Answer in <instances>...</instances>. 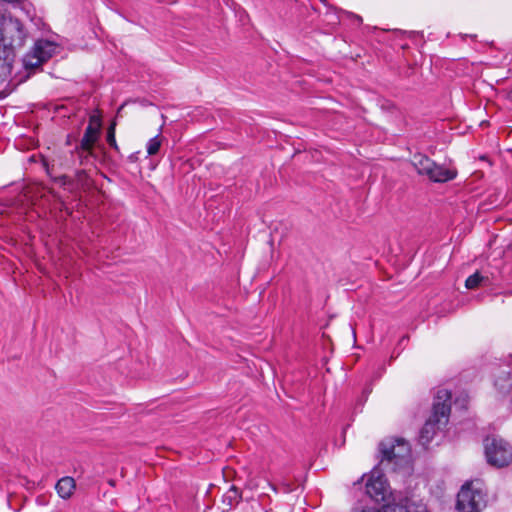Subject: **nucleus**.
<instances>
[{
  "instance_id": "nucleus-4",
  "label": "nucleus",
  "mask_w": 512,
  "mask_h": 512,
  "mask_svg": "<svg viewBox=\"0 0 512 512\" xmlns=\"http://www.w3.org/2000/svg\"><path fill=\"white\" fill-rule=\"evenodd\" d=\"M57 50V45L49 40H37L33 48L24 56L23 66L29 73H34L47 62Z\"/></svg>"
},
{
  "instance_id": "nucleus-13",
  "label": "nucleus",
  "mask_w": 512,
  "mask_h": 512,
  "mask_svg": "<svg viewBox=\"0 0 512 512\" xmlns=\"http://www.w3.org/2000/svg\"><path fill=\"white\" fill-rule=\"evenodd\" d=\"M95 156L94 148H89L88 150H83L81 148V144L76 145L74 151L72 152V157L74 158V162L78 161L79 165H87L91 162V158Z\"/></svg>"
},
{
  "instance_id": "nucleus-21",
  "label": "nucleus",
  "mask_w": 512,
  "mask_h": 512,
  "mask_svg": "<svg viewBox=\"0 0 512 512\" xmlns=\"http://www.w3.org/2000/svg\"><path fill=\"white\" fill-rule=\"evenodd\" d=\"M508 98H509L510 101H512V90L509 92Z\"/></svg>"
},
{
  "instance_id": "nucleus-10",
  "label": "nucleus",
  "mask_w": 512,
  "mask_h": 512,
  "mask_svg": "<svg viewBox=\"0 0 512 512\" xmlns=\"http://www.w3.org/2000/svg\"><path fill=\"white\" fill-rule=\"evenodd\" d=\"M456 176L457 171L455 169H449L444 166L437 165L435 162L427 175L431 181L438 183L448 182L453 180Z\"/></svg>"
},
{
  "instance_id": "nucleus-2",
  "label": "nucleus",
  "mask_w": 512,
  "mask_h": 512,
  "mask_svg": "<svg viewBox=\"0 0 512 512\" xmlns=\"http://www.w3.org/2000/svg\"><path fill=\"white\" fill-rule=\"evenodd\" d=\"M378 448L382 470L396 472L410 462L411 448L404 439H385L379 443Z\"/></svg>"
},
{
  "instance_id": "nucleus-22",
  "label": "nucleus",
  "mask_w": 512,
  "mask_h": 512,
  "mask_svg": "<svg viewBox=\"0 0 512 512\" xmlns=\"http://www.w3.org/2000/svg\"><path fill=\"white\" fill-rule=\"evenodd\" d=\"M66 143H67L68 145L70 144V140H69V138L67 139Z\"/></svg>"
},
{
  "instance_id": "nucleus-19",
  "label": "nucleus",
  "mask_w": 512,
  "mask_h": 512,
  "mask_svg": "<svg viewBox=\"0 0 512 512\" xmlns=\"http://www.w3.org/2000/svg\"><path fill=\"white\" fill-rule=\"evenodd\" d=\"M87 177L85 170H78L76 172V178L78 181H83Z\"/></svg>"
},
{
  "instance_id": "nucleus-17",
  "label": "nucleus",
  "mask_w": 512,
  "mask_h": 512,
  "mask_svg": "<svg viewBox=\"0 0 512 512\" xmlns=\"http://www.w3.org/2000/svg\"><path fill=\"white\" fill-rule=\"evenodd\" d=\"M115 128H116V123L112 122L107 129L106 141L111 148H113L114 150L117 151V150H119V147L117 145L116 138H115Z\"/></svg>"
},
{
  "instance_id": "nucleus-16",
  "label": "nucleus",
  "mask_w": 512,
  "mask_h": 512,
  "mask_svg": "<svg viewBox=\"0 0 512 512\" xmlns=\"http://www.w3.org/2000/svg\"><path fill=\"white\" fill-rule=\"evenodd\" d=\"M484 279L485 278L479 272H475L466 279L465 286L468 289H476Z\"/></svg>"
},
{
  "instance_id": "nucleus-20",
  "label": "nucleus",
  "mask_w": 512,
  "mask_h": 512,
  "mask_svg": "<svg viewBox=\"0 0 512 512\" xmlns=\"http://www.w3.org/2000/svg\"><path fill=\"white\" fill-rule=\"evenodd\" d=\"M68 179L69 178L66 175H62L59 177V180L62 182L63 185H66L67 183H69Z\"/></svg>"
},
{
  "instance_id": "nucleus-8",
  "label": "nucleus",
  "mask_w": 512,
  "mask_h": 512,
  "mask_svg": "<svg viewBox=\"0 0 512 512\" xmlns=\"http://www.w3.org/2000/svg\"><path fill=\"white\" fill-rule=\"evenodd\" d=\"M367 495L376 502L384 501L387 494L386 482L381 475L374 476L368 479L366 483Z\"/></svg>"
},
{
  "instance_id": "nucleus-3",
  "label": "nucleus",
  "mask_w": 512,
  "mask_h": 512,
  "mask_svg": "<svg viewBox=\"0 0 512 512\" xmlns=\"http://www.w3.org/2000/svg\"><path fill=\"white\" fill-rule=\"evenodd\" d=\"M26 37L22 22L7 9H0V46L15 52L24 46Z\"/></svg>"
},
{
  "instance_id": "nucleus-14",
  "label": "nucleus",
  "mask_w": 512,
  "mask_h": 512,
  "mask_svg": "<svg viewBox=\"0 0 512 512\" xmlns=\"http://www.w3.org/2000/svg\"><path fill=\"white\" fill-rule=\"evenodd\" d=\"M241 500V492L235 486H232L224 495L223 503L226 504L227 509H231L234 505L238 504Z\"/></svg>"
},
{
  "instance_id": "nucleus-15",
  "label": "nucleus",
  "mask_w": 512,
  "mask_h": 512,
  "mask_svg": "<svg viewBox=\"0 0 512 512\" xmlns=\"http://www.w3.org/2000/svg\"><path fill=\"white\" fill-rule=\"evenodd\" d=\"M162 145V137L157 135L151 138L147 143V153L150 156L156 155Z\"/></svg>"
},
{
  "instance_id": "nucleus-5",
  "label": "nucleus",
  "mask_w": 512,
  "mask_h": 512,
  "mask_svg": "<svg viewBox=\"0 0 512 512\" xmlns=\"http://www.w3.org/2000/svg\"><path fill=\"white\" fill-rule=\"evenodd\" d=\"M484 448L487 462L492 466L504 467L512 461V447L501 438L487 437Z\"/></svg>"
},
{
  "instance_id": "nucleus-18",
  "label": "nucleus",
  "mask_w": 512,
  "mask_h": 512,
  "mask_svg": "<svg viewBox=\"0 0 512 512\" xmlns=\"http://www.w3.org/2000/svg\"><path fill=\"white\" fill-rule=\"evenodd\" d=\"M353 512H385L384 505L381 508H363L360 511L353 509Z\"/></svg>"
},
{
  "instance_id": "nucleus-11",
  "label": "nucleus",
  "mask_w": 512,
  "mask_h": 512,
  "mask_svg": "<svg viewBox=\"0 0 512 512\" xmlns=\"http://www.w3.org/2000/svg\"><path fill=\"white\" fill-rule=\"evenodd\" d=\"M75 488V480L69 476L62 477L55 485L58 495L63 499H69L73 495Z\"/></svg>"
},
{
  "instance_id": "nucleus-12",
  "label": "nucleus",
  "mask_w": 512,
  "mask_h": 512,
  "mask_svg": "<svg viewBox=\"0 0 512 512\" xmlns=\"http://www.w3.org/2000/svg\"><path fill=\"white\" fill-rule=\"evenodd\" d=\"M411 163L417 170L418 174L427 176L434 161L424 154L416 153L413 155Z\"/></svg>"
},
{
  "instance_id": "nucleus-6",
  "label": "nucleus",
  "mask_w": 512,
  "mask_h": 512,
  "mask_svg": "<svg viewBox=\"0 0 512 512\" xmlns=\"http://www.w3.org/2000/svg\"><path fill=\"white\" fill-rule=\"evenodd\" d=\"M486 506L485 494L472 483L464 484L457 495L458 512H480Z\"/></svg>"
},
{
  "instance_id": "nucleus-7",
  "label": "nucleus",
  "mask_w": 512,
  "mask_h": 512,
  "mask_svg": "<svg viewBox=\"0 0 512 512\" xmlns=\"http://www.w3.org/2000/svg\"><path fill=\"white\" fill-rule=\"evenodd\" d=\"M101 129L102 115L100 114L99 110H96L95 113L89 116L88 125L84 131L82 139L79 142L83 150L94 148L95 144L98 142L100 138Z\"/></svg>"
},
{
  "instance_id": "nucleus-1",
  "label": "nucleus",
  "mask_w": 512,
  "mask_h": 512,
  "mask_svg": "<svg viewBox=\"0 0 512 512\" xmlns=\"http://www.w3.org/2000/svg\"><path fill=\"white\" fill-rule=\"evenodd\" d=\"M451 392L447 389H440L434 399L432 415L425 422L420 430L419 441L422 446L427 447L433 440L436 432L446 426L451 411Z\"/></svg>"
},
{
  "instance_id": "nucleus-9",
  "label": "nucleus",
  "mask_w": 512,
  "mask_h": 512,
  "mask_svg": "<svg viewBox=\"0 0 512 512\" xmlns=\"http://www.w3.org/2000/svg\"><path fill=\"white\" fill-rule=\"evenodd\" d=\"M14 59V51L0 46V83H3L10 77Z\"/></svg>"
}]
</instances>
